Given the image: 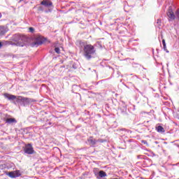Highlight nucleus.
<instances>
[{"label":"nucleus","instance_id":"10","mask_svg":"<svg viewBox=\"0 0 179 179\" xmlns=\"http://www.w3.org/2000/svg\"><path fill=\"white\" fill-rule=\"evenodd\" d=\"M43 44V41H41V38L38 37L36 41L34 42V45H41Z\"/></svg>","mask_w":179,"mask_h":179},{"label":"nucleus","instance_id":"19","mask_svg":"<svg viewBox=\"0 0 179 179\" xmlns=\"http://www.w3.org/2000/svg\"><path fill=\"white\" fill-rule=\"evenodd\" d=\"M176 15L179 20V10H178L176 12Z\"/></svg>","mask_w":179,"mask_h":179},{"label":"nucleus","instance_id":"18","mask_svg":"<svg viewBox=\"0 0 179 179\" xmlns=\"http://www.w3.org/2000/svg\"><path fill=\"white\" fill-rule=\"evenodd\" d=\"M29 31H30V33H34V28L29 27Z\"/></svg>","mask_w":179,"mask_h":179},{"label":"nucleus","instance_id":"9","mask_svg":"<svg viewBox=\"0 0 179 179\" xmlns=\"http://www.w3.org/2000/svg\"><path fill=\"white\" fill-rule=\"evenodd\" d=\"M87 141H88V143H90L91 146H94V145L97 143V140L94 138L92 136L90 137Z\"/></svg>","mask_w":179,"mask_h":179},{"label":"nucleus","instance_id":"6","mask_svg":"<svg viewBox=\"0 0 179 179\" xmlns=\"http://www.w3.org/2000/svg\"><path fill=\"white\" fill-rule=\"evenodd\" d=\"M167 16L170 20H174V19H176V15H174V12H173V8L171 7H169V8Z\"/></svg>","mask_w":179,"mask_h":179},{"label":"nucleus","instance_id":"8","mask_svg":"<svg viewBox=\"0 0 179 179\" xmlns=\"http://www.w3.org/2000/svg\"><path fill=\"white\" fill-rule=\"evenodd\" d=\"M41 5L45 6V8H50V6H52V2L50 0H43L41 1Z\"/></svg>","mask_w":179,"mask_h":179},{"label":"nucleus","instance_id":"20","mask_svg":"<svg viewBox=\"0 0 179 179\" xmlns=\"http://www.w3.org/2000/svg\"><path fill=\"white\" fill-rule=\"evenodd\" d=\"M142 143H144V145H148V141H142Z\"/></svg>","mask_w":179,"mask_h":179},{"label":"nucleus","instance_id":"5","mask_svg":"<svg viewBox=\"0 0 179 179\" xmlns=\"http://www.w3.org/2000/svg\"><path fill=\"white\" fill-rule=\"evenodd\" d=\"M95 177L97 179L104 178V177H107V173L104 171H99V172H95Z\"/></svg>","mask_w":179,"mask_h":179},{"label":"nucleus","instance_id":"12","mask_svg":"<svg viewBox=\"0 0 179 179\" xmlns=\"http://www.w3.org/2000/svg\"><path fill=\"white\" fill-rule=\"evenodd\" d=\"M6 122L7 124H13V122H14L15 124H16V122H17V121H16V119H15V118H7V119L6 120Z\"/></svg>","mask_w":179,"mask_h":179},{"label":"nucleus","instance_id":"11","mask_svg":"<svg viewBox=\"0 0 179 179\" xmlns=\"http://www.w3.org/2000/svg\"><path fill=\"white\" fill-rule=\"evenodd\" d=\"M10 44H13L10 41H3L0 42V48L3 47V45H10Z\"/></svg>","mask_w":179,"mask_h":179},{"label":"nucleus","instance_id":"14","mask_svg":"<svg viewBox=\"0 0 179 179\" xmlns=\"http://www.w3.org/2000/svg\"><path fill=\"white\" fill-rule=\"evenodd\" d=\"M162 45L164 47V51H166V52H169V50H167V46H166V40L164 39L162 40Z\"/></svg>","mask_w":179,"mask_h":179},{"label":"nucleus","instance_id":"16","mask_svg":"<svg viewBox=\"0 0 179 179\" xmlns=\"http://www.w3.org/2000/svg\"><path fill=\"white\" fill-rule=\"evenodd\" d=\"M97 142H99L100 143H103L106 142V140L99 138V139L96 140V143Z\"/></svg>","mask_w":179,"mask_h":179},{"label":"nucleus","instance_id":"7","mask_svg":"<svg viewBox=\"0 0 179 179\" xmlns=\"http://www.w3.org/2000/svg\"><path fill=\"white\" fill-rule=\"evenodd\" d=\"M8 176L10 178H16L17 177H20V171H14L8 173Z\"/></svg>","mask_w":179,"mask_h":179},{"label":"nucleus","instance_id":"4","mask_svg":"<svg viewBox=\"0 0 179 179\" xmlns=\"http://www.w3.org/2000/svg\"><path fill=\"white\" fill-rule=\"evenodd\" d=\"M24 153H27V155H33L34 153V150L33 149L31 144L26 145L24 148Z\"/></svg>","mask_w":179,"mask_h":179},{"label":"nucleus","instance_id":"2","mask_svg":"<svg viewBox=\"0 0 179 179\" xmlns=\"http://www.w3.org/2000/svg\"><path fill=\"white\" fill-rule=\"evenodd\" d=\"M11 40L14 42L10 41L13 44H10V45L24 47V43H26V36H21L20 34H15L12 36Z\"/></svg>","mask_w":179,"mask_h":179},{"label":"nucleus","instance_id":"13","mask_svg":"<svg viewBox=\"0 0 179 179\" xmlns=\"http://www.w3.org/2000/svg\"><path fill=\"white\" fill-rule=\"evenodd\" d=\"M33 102V99H29V98H24V106H28V104H30V103Z\"/></svg>","mask_w":179,"mask_h":179},{"label":"nucleus","instance_id":"15","mask_svg":"<svg viewBox=\"0 0 179 179\" xmlns=\"http://www.w3.org/2000/svg\"><path fill=\"white\" fill-rule=\"evenodd\" d=\"M157 132H164V128H163L162 126H158L157 127Z\"/></svg>","mask_w":179,"mask_h":179},{"label":"nucleus","instance_id":"21","mask_svg":"<svg viewBox=\"0 0 179 179\" xmlns=\"http://www.w3.org/2000/svg\"><path fill=\"white\" fill-rule=\"evenodd\" d=\"M157 23H162V20H157Z\"/></svg>","mask_w":179,"mask_h":179},{"label":"nucleus","instance_id":"1","mask_svg":"<svg viewBox=\"0 0 179 179\" xmlns=\"http://www.w3.org/2000/svg\"><path fill=\"white\" fill-rule=\"evenodd\" d=\"M81 45H84L83 55L86 59L90 61L93 58V56L96 54V48L94 46L90 44H86L81 43Z\"/></svg>","mask_w":179,"mask_h":179},{"label":"nucleus","instance_id":"17","mask_svg":"<svg viewBox=\"0 0 179 179\" xmlns=\"http://www.w3.org/2000/svg\"><path fill=\"white\" fill-rule=\"evenodd\" d=\"M55 52H57V54H59L61 52L59 48H55Z\"/></svg>","mask_w":179,"mask_h":179},{"label":"nucleus","instance_id":"3","mask_svg":"<svg viewBox=\"0 0 179 179\" xmlns=\"http://www.w3.org/2000/svg\"><path fill=\"white\" fill-rule=\"evenodd\" d=\"M4 97L6 99H8V100H10L11 101H13V100H16V101L20 104V106H24V97L23 96H16L13 94H4Z\"/></svg>","mask_w":179,"mask_h":179}]
</instances>
